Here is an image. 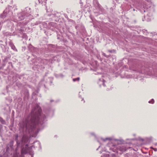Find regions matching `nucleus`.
Masks as SVG:
<instances>
[{
  "label": "nucleus",
  "mask_w": 157,
  "mask_h": 157,
  "mask_svg": "<svg viewBox=\"0 0 157 157\" xmlns=\"http://www.w3.org/2000/svg\"><path fill=\"white\" fill-rule=\"evenodd\" d=\"M41 110L39 106L33 109L31 114L26 119L19 124L20 128H23V130H28L29 133L33 131L36 124L39 123V117L40 115Z\"/></svg>",
  "instance_id": "1"
},
{
  "label": "nucleus",
  "mask_w": 157,
  "mask_h": 157,
  "mask_svg": "<svg viewBox=\"0 0 157 157\" xmlns=\"http://www.w3.org/2000/svg\"><path fill=\"white\" fill-rule=\"evenodd\" d=\"M28 140V138L26 136H23L22 139V141L24 142H26Z\"/></svg>",
  "instance_id": "2"
},
{
  "label": "nucleus",
  "mask_w": 157,
  "mask_h": 157,
  "mask_svg": "<svg viewBox=\"0 0 157 157\" xmlns=\"http://www.w3.org/2000/svg\"><path fill=\"white\" fill-rule=\"evenodd\" d=\"M21 152L22 153L26 154L27 152V151L26 150H24V149H22L21 150Z\"/></svg>",
  "instance_id": "3"
},
{
  "label": "nucleus",
  "mask_w": 157,
  "mask_h": 157,
  "mask_svg": "<svg viewBox=\"0 0 157 157\" xmlns=\"http://www.w3.org/2000/svg\"><path fill=\"white\" fill-rule=\"evenodd\" d=\"M79 80H80V78L79 77H78V78H74L73 79V81L74 82H75V81H76L77 80L79 81Z\"/></svg>",
  "instance_id": "4"
},
{
  "label": "nucleus",
  "mask_w": 157,
  "mask_h": 157,
  "mask_svg": "<svg viewBox=\"0 0 157 157\" xmlns=\"http://www.w3.org/2000/svg\"><path fill=\"white\" fill-rule=\"evenodd\" d=\"M154 100H153V99H152V101H149V103H151L152 104H153L154 103Z\"/></svg>",
  "instance_id": "5"
},
{
  "label": "nucleus",
  "mask_w": 157,
  "mask_h": 157,
  "mask_svg": "<svg viewBox=\"0 0 157 157\" xmlns=\"http://www.w3.org/2000/svg\"><path fill=\"white\" fill-rule=\"evenodd\" d=\"M15 139H16V140H17V138L18 137V135H15Z\"/></svg>",
  "instance_id": "6"
}]
</instances>
